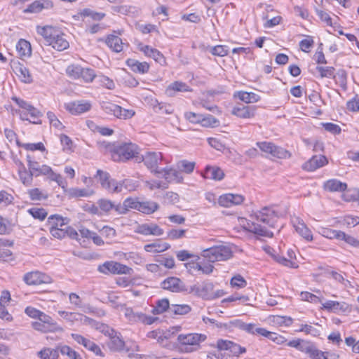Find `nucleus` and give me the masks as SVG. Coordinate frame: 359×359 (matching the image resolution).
I'll return each mask as SVG.
<instances>
[{
	"label": "nucleus",
	"instance_id": "obj_57",
	"mask_svg": "<svg viewBox=\"0 0 359 359\" xmlns=\"http://www.w3.org/2000/svg\"><path fill=\"white\" fill-rule=\"evenodd\" d=\"M29 198L32 201H41L47 198V195L43 193L39 189L35 188L28 191Z\"/></svg>",
	"mask_w": 359,
	"mask_h": 359
},
{
	"label": "nucleus",
	"instance_id": "obj_26",
	"mask_svg": "<svg viewBox=\"0 0 359 359\" xmlns=\"http://www.w3.org/2000/svg\"><path fill=\"white\" fill-rule=\"evenodd\" d=\"M293 226L296 231L304 239L308 241L313 240V235L311 231L307 227L303 220L297 219L295 222H293Z\"/></svg>",
	"mask_w": 359,
	"mask_h": 359
},
{
	"label": "nucleus",
	"instance_id": "obj_62",
	"mask_svg": "<svg viewBox=\"0 0 359 359\" xmlns=\"http://www.w3.org/2000/svg\"><path fill=\"white\" fill-rule=\"evenodd\" d=\"M241 327L248 333L261 335L259 330H264L263 327H257L255 324L243 323Z\"/></svg>",
	"mask_w": 359,
	"mask_h": 359
},
{
	"label": "nucleus",
	"instance_id": "obj_16",
	"mask_svg": "<svg viewBox=\"0 0 359 359\" xmlns=\"http://www.w3.org/2000/svg\"><path fill=\"white\" fill-rule=\"evenodd\" d=\"M91 104L88 101L79 100L65 104V108L72 115H79L88 111L91 109Z\"/></svg>",
	"mask_w": 359,
	"mask_h": 359
},
{
	"label": "nucleus",
	"instance_id": "obj_28",
	"mask_svg": "<svg viewBox=\"0 0 359 359\" xmlns=\"http://www.w3.org/2000/svg\"><path fill=\"white\" fill-rule=\"evenodd\" d=\"M287 257H285L284 256H276L275 261L283 266L290 267V268H297L298 266L297 263L294 262L295 259V253L292 250H287Z\"/></svg>",
	"mask_w": 359,
	"mask_h": 359
},
{
	"label": "nucleus",
	"instance_id": "obj_34",
	"mask_svg": "<svg viewBox=\"0 0 359 359\" xmlns=\"http://www.w3.org/2000/svg\"><path fill=\"white\" fill-rule=\"evenodd\" d=\"M158 208V204L154 201H140L138 211L146 215H151L156 212Z\"/></svg>",
	"mask_w": 359,
	"mask_h": 359
},
{
	"label": "nucleus",
	"instance_id": "obj_15",
	"mask_svg": "<svg viewBox=\"0 0 359 359\" xmlns=\"http://www.w3.org/2000/svg\"><path fill=\"white\" fill-rule=\"evenodd\" d=\"M257 107L238 104L231 109V114L241 118H252L255 116Z\"/></svg>",
	"mask_w": 359,
	"mask_h": 359
},
{
	"label": "nucleus",
	"instance_id": "obj_4",
	"mask_svg": "<svg viewBox=\"0 0 359 359\" xmlns=\"http://www.w3.org/2000/svg\"><path fill=\"white\" fill-rule=\"evenodd\" d=\"M206 338V335L203 334L189 333L179 334L177 339L181 352L192 353L200 348V344L203 342Z\"/></svg>",
	"mask_w": 359,
	"mask_h": 359
},
{
	"label": "nucleus",
	"instance_id": "obj_38",
	"mask_svg": "<svg viewBox=\"0 0 359 359\" xmlns=\"http://www.w3.org/2000/svg\"><path fill=\"white\" fill-rule=\"evenodd\" d=\"M191 311V307L189 304H171L170 314L175 316H183L189 313Z\"/></svg>",
	"mask_w": 359,
	"mask_h": 359
},
{
	"label": "nucleus",
	"instance_id": "obj_17",
	"mask_svg": "<svg viewBox=\"0 0 359 359\" xmlns=\"http://www.w3.org/2000/svg\"><path fill=\"white\" fill-rule=\"evenodd\" d=\"M24 281L30 285H38L50 283V277L39 271H32L25 274Z\"/></svg>",
	"mask_w": 359,
	"mask_h": 359
},
{
	"label": "nucleus",
	"instance_id": "obj_14",
	"mask_svg": "<svg viewBox=\"0 0 359 359\" xmlns=\"http://www.w3.org/2000/svg\"><path fill=\"white\" fill-rule=\"evenodd\" d=\"M161 287L166 290L172 292H187L188 291V287L177 277L171 276L165 278L161 283Z\"/></svg>",
	"mask_w": 359,
	"mask_h": 359
},
{
	"label": "nucleus",
	"instance_id": "obj_7",
	"mask_svg": "<svg viewBox=\"0 0 359 359\" xmlns=\"http://www.w3.org/2000/svg\"><path fill=\"white\" fill-rule=\"evenodd\" d=\"M101 108L106 114L114 115L116 118L121 119L130 118L135 114L132 109H123L121 107L108 101H103L101 103Z\"/></svg>",
	"mask_w": 359,
	"mask_h": 359
},
{
	"label": "nucleus",
	"instance_id": "obj_45",
	"mask_svg": "<svg viewBox=\"0 0 359 359\" xmlns=\"http://www.w3.org/2000/svg\"><path fill=\"white\" fill-rule=\"evenodd\" d=\"M38 355L41 359H58L57 347L55 349L50 348H43L38 353Z\"/></svg>",
	"mask_w": 359,
	"mask_h": 359
},
{
	"label": "nucleus",
	"instance_id": "obj_9",
	"mask_svg": "<svg viewBox=\"0 0 359 359\" xmlns=\"http://www.w3.org/2000/svg\"><path fill=\"white\" fill-rule=\"evenodd\" d=\"M97 176L99 177V181L102 187L109 194L121 193V184L111 177L107 172L97 170Z\"/></svg>",
	"mask_w": 359,
	"mask_h": 359
},
{
	"label": "nucleus",
	"instance_id": "obj_5",
	"mask_svg": "<svg viewBox=\"0 0 359 359\" xmlns=\"http://www.w3.org/2000/svg\"><path fill=\"white\" fill-rule=\"evenodd\" d=\"M231 248L225 245H215L202 251L201 255L210 262L225 261L232 257Z\"/></svg>",
	"mask_w": 359,
	"mask_h": 359
},
{
	"label": "nucleus",
	"instance_id": "obj_24",
	"mask_svg": "<svg viewBox=\"0 0 359 359\" xmlns=\"http://www.w3.org/2000/svg\"><path fill=\"white\" fill-rule=\"evenodd\" d=\"M323 189L330 192H342L347 189V184L337 179H331L323 183Z\"/></svg>",
	"mask_w": 359,
	"mask_h": 359
},
{
	"label": "nucleus",
	"instance_id": "obj_20",
	"mask_svg": "<svg viewBox=\"0 0 359 359\" xmlns=\"http://www.w3.org/2000/svg\"><path fill=\"white\" fill-rule=\"evenodd\" d=\"M244 201L241 194H226L219 196L218 203L222 207L229 208L233 205H240Z\"/></svg>",
	"mask_w": 359,
	"mask_h": 359
},
{
	"label": "nucleus",
	"instance_id": "obj_52",
	"mask_svg": "<svg viewBox=\"0 0 359 359\" xmlns=\"http://www.w3.org/2000/svg\"><path fill=\"white\" fill-rule=\"evenodd\" d=\"M140 203V200L136 197H128L124 200V205L127 207L128 211L130 209L138 211Z\"/></svg>",
	"mask_w": 359,
	"mask_h": 359
},
{
	"label": "nucleus",
	"instance_id": "obj_32",
	"mask_svg": "<svg viewBox=\"0 0 359 359\" xmlns=\"http://www.w3.org/2000/svg\"><path fill=\"white\" fill-rule=\"evenodd\" d=\"M105 42L109 48L116 53H119L123 50V43L122 39L117 36L109 35Z\"/></svg>",
	"mask_w": 359,
	"mask_h": 359
},
{
	"label": "nucleus",
	"instance_id": "obj_51",
	"mask_svg": "<svg viewBox=\"0 0 359 359\" xmlns=\"http://www.w3.org/2000/svg\"><path fill=\"white\" fill-rule=\"evenodd\" d=\"M316 70L320 73L321 78H332L335 69L333 67L317 66Z\"/></svg>",
	"mask_w": 359,
	"mask_h": 359
},
{
	"label": "nucleus",
	"instance_id": "obj_3",
	"mask_svg": "<svg viewBox=\"0 0 359 359\" xmlns=\"http://www.w3.org/2000/svg\"><path fill=\"white\" fill-rule=\"evenodd\" d=\"M111 156L113 161L126 162L131 158L138 161L140 149L138 146L132 142H126L110 147Z\"/></svg>",
	"mask_w": 359,
	"mask_h": 359
},
{
	"label": "nucleus",
	"instance_id": "obj_43",
	"mask_svg": "<svg viewBox=\"0 0 359 359\" xmlns=\"http://www.w3.org/2000/svg\"><path fill=\"white\" fill-rule=\"evenodd\" d=\"M238 97L245 103L257 102L259 100V96L255 93H248L240 91L237 93Z\"/></svg>",
	"mask_w": 359,
	"mask_h": 359
},
{
	"label": "nucleus",
	"instance_id": "obj_50",
	"mask_svg": "<svg viewBox=\"0 0 359 359\" xmlns=\"http://www.w3.org/2000/svg\"><path fill=\"white\" fill-rule=\"evenodd\" d=\"M342 198L346 201H355L359 200V189H348L343 191Z\"/></svg>",
	"mask_w": 359,
	"mask_h": 359
},
{
	"label": "nucleus",
	"instance_id": "obj_44",
	"mask_svg": "<svg viewBox=\"0 0 359 359\" xmlns=\"http://www.w3.org/2000/svg\"><path fill=\"white\" fill-rule=\"evenodd\" d=\"M195 162L188 161L187 160H181L176 163L177 168L187 174H191L195 168Z\"/></svg>",
	"mask_w": 359,
	"mask_h": 359
},
{
	"label": "nucleus",
	"instance_id": "obj_63",
	"mask_svg": "<svg viewBox=\"0 0 359 359\" xmlns=\"http://www.w3.org/2000/svg\"><path fill=\"white\" fill-rule=\"evenodd\" d=\"M47 117L49 120L50 124L54 128L58 130H62L64 128L62 123L60 121V120L57 118L53 112L48 111L47 113Z\"/></svg>",
	"mask_w": 359,
	"mask_h": 359
},
{
	"label": "nucleus",
	"instance_id": "obj_39",
	"mask_svg": "<svg viewBox=\"0 0 359 359\" xmlns=\"http://www.w3.org/2000/svg\"><path fill=\"white\" fill-rule=\"evenodd\" d=\"M319 233L324 237L329 239H338L341 240L342 236H344V232L341 231H337L330 228H321Z\"/></svg>",
	"mask_w": 359,
	"mask_h": 359
},
{
	"label": "nucleus",
	"instance_id": "obj_41",
	"mask_svg": "<svg viewBox=\"0 0 359 359\" xmlns=\"http://www.w3.org/2000/svg\"><path fill=\"white\" fill-rule=\"evenodd\" d=\"M336 83L344 90L347 88V73L344 69H339L337 72L332 77Z\"/></svg>",
	"mask_w": 359,
	"mask_h": 359
},
{
	"label": "nucleus",
	"instance_id": "obj_23",
	"mask_svg": "<svg viewBox=\"0 0 359 359\" xmlns=\"http://www.w3.org/2000/svg\"><path fill=\"white\" fill-rule=\"evenodd\" d=\"M191 88L187 83L182 81H175L170 83L165 89V94L173 97L177 92H191Z\"/></svg>",
	"mask_w": 359,
	"mask_h": 359
},
{
	"label": "nucleus",
	"instance_id": "obj_37",
	"mask_svg": "<svg viewBox=\"0 0 359 359\" xmlns=\"http://www.w3.org/2000/svg\"><path fill=\"white\" fill-rule=\"evenodd\" d=\"M16 50L20 57H29L32 53L31 44L25 39H20Z\"/></svg>",
	"mask_w": 359,
	"mask_h": 359
},
{
	"label": "nucleus",
	"instance_id": "obj_11",
	"mask_svg": "<svg viewBox=\"0 0 359 359\" xmlns=\"http://www.w3.org/2000/svg\"><path fill=\"white\" fill-rule=\"evenodd\" d=\"M257 145L262 151L271 154L272 156L278 158H290L291 153L283 147L275 145L271 142H257Z\"/></svg>",
	"mask_w": 359,
	"mask_h": 359
},
{
	"label": "nucleus",
	"instance_id": "obj_27",
	"mask_svg": "<svg viewBox=\"0 0 359 359\" xmlns=\"http://www.w3.org/2000/svg\"><path fill=\"white\" fill-rule=\"evenodd\" d=\"M127 65L136 73L145 74L149 69V65L146 62H139L135 59H128Z\"/></svg>",
	"mask_w": 359,
	"mask_h": 359
},
{
	"label": "nucleus",
	"instance_id": "obj_60",
	"mask_svg": "<svg viewBox=\"0 0 359 359\" xmlns=\"http://www.w3.org/2000/svg\"><path fill=\"white\" fill-rule=\"evenodd\" d=\"M98 82L100 83V85L107 89L113 90L115 88V83L109 77L100 75L97 76Z\"/></svg>",
	"mask_w": 359,
	"mask_h": 359
},
{
	"label": "nucleus",
	"instance_id": "obj_56",
	"mask_svg": "<svg viewBox=\"0 0 359 359\" xmlns=\"http://www.w3.org/2000/svg\"><path fill=\"white\" fill-rule=\"evenodd\" d=\"M28 212L34 219L39 220H43L47 216V212L43 208H32Z\"/></svg>",
	"mask_w": 359,
	"mask_h": 359
},
{
	"label": "nucleus",
	"instance_id": "obj_12",
	"mask_svg": "<svg viewBox=\"0 0 359 359\" xmlns=\"http://www.w3.org/2000/svg\"><path fill=\"white\" fill-rule=\"evenodd\" d=\"M124 316L128 321L131 323H142L144 325H151L155 320V318L147 316L142 312L135 311L131 307L124 308Z\"/></svg>",
	"mask_w": 359,
	"mask_h": 359
},
{
	"label": "nucleus",
	"instance_id": "obj_64",
	"mask_svg": "<svg viewBox=\"0 0 359 359\" xmlns=\"http://www.w3.org/2000/svg\"><path fill=\"white\" fill-rule=\"evenodd\" d=\"M97 205L99 208L104 212H109L114 207V204L111 201L107 199H100L97 201Z\"/></svg>",
	"mask_w": 359,
	"mask_h": 359
},
{
	"label": "nucleus",
	"instance_id": "obj_35",
	"mask_svg": "<svg viewBox=\"0 0 359 359\" xmlns=\"http://www.w3.org/2000/svg\"><path fill=\"white\" fill-rule=\"evenodd\" d=\"M170 245L167 243L154 242L144 245V249L146 252L157 253L162 252L169 249Z\"/></svg>",
	"mask_w": 359,
	"mask_h": 359
},
{
	"label": "nucleus",
	"instance_id": "obj_47",
	"mask_svg": "<svg viewBox=\"0 0 359 359\" xmlns=\"http://www.w3.org/2000/svg\"><path fill=\"white\" fill-rule=\"evenodd\" d=\"M200 123L204 127L214 128L219 125V121L213 116L208 114L206 116H201V118L200 119Z\"/></svg>",
	"mask_w": 359,
	"mask_h": 359
},
{
	"label": "nucleus",
	"instance_id": "obj_48",
	"mask_svg": "<svg viewBox=\"0 0 359 359\" xmlns=\"http://www.w3.org/2000/svg\"><path fill=\"white\" fill-rule=\"evenodd\" d=\"M79 14L83 17H90L94 20H101L105 16L103 13H97L90 8L83 9Z\"/></svg>",
	"mask_w": 359,
	"mask_h": 359
},
{
	"label": "nucleus",
	"instance_id": "obj_46",
	"mask_svg": "<svg viewBox=\"0 0 359 359\" xmlns=\"http://www.w3.org/2000/svg\"><path fill=\"white\" fill-rule=\"evenodd\" d=\"M119 183L121 184V192H122L123 189L128 191H133L136 190L139 186L137 181L131 179H124L119 181Z\"/></svg>",
	"mask_w": 359,
	"mask_h": 359
},
{
	"label": "nucleus",
	"instance_id": "obj_10",
	"mask_svg": "<svg viewBox=\"0 0 359 359\" xmlns=\"http://www.w3.org/2000/svg\"><path fill=\"white\" fill-rule=\"evenodd\" d=\"M163 160V155L161 152L148 151L144 155L139 157V162L143 161L144 165L151 172L157 175L160 172V170L158 167V163Z\"/></svg>",
	"mask_w": 359,
	"mask_h": 359
},
{
	"label": "nucleus",
	"instance_id": "obj_22",
	"mask_svg": "<svg viewBox=\"0 0 359 359\" xmlns=\"http://www.w3.org/2000/svg\"><path fill=\"white\" fill-rule=\"evenodd\" d=\"M53 4L49 0H36L32 2L28 6V7L24 10V13H36L41 12L43 9L52 8Z\"/></svg>",
	"mask_w": 359,
	"mask_h": 359
},
{
	"label": "nucleus",
	"instance_id": "obj_18",
	"mask_svg": "<svg viewBox=\"0 0 359 359\" xmlns=\"http://www.w3.org/2000/svg\"><path fill=\"white\" fill-rule=\"evenodd\" d=\"M158 177H163L167 182H175L181 183L183 181V177L180 172L173 168H164L160 170V172L157 173Z\"/></svg>",
	"mask_w": 359,
	"mask_h": 359
},
{
	"label": "nucleus",
	"instance_id": "obj_61",
	"mask_svg": "<svg viewBox=\"0 0 359 359\" xmlns=\"http://www.w3.org/2000/svg\"><path fill=\"white\" fill-rule=\"evenodd\" d=\"M39 321L49 325L50 327H52L54 330H57L58 328L57 327V324L54 322L52 318L46 313L41 312L38 318Z\"/></svg>",
	"mask_w": 359,
	"mask_h": 359
},
{
	"label": "nucleus",
	"instance_id": "obj_54",
	"mask_svg": "<svg viewBox=\"0 0 359 359\" xmlns=\"http://www.w3.org/2000/svg\"><path fill=\"white\" fill-rule=\"evenodd\" d=\"M80 76L85 82L89 83L92 82L93 79L96 77V74L95 71L90 68H83Z\"/></svg>",
	"mask_w": 359,
	"mask_h": 359
},
{
	"label": "nucleus",
	"instance_id": "obj_19",
	"mask_svg": "<svg viewBox=\"0 0 359 359\" xmlns=\"http://www.w3.org/2000/svg\"><path fill=\"white\" fill-rule=\"evenodd\" d=\"M72 339L76 341L78 344L83 345L86 349L93 352L96 355L102 356V352L99 347L93 341L88 339L85 338L82 335L72 333L71 334Z\"/></svg>",
	"mask_w": 359,
	"mask_h": 359
},
{
	"label": "nucleus",
	"instance_id": "obj_40",
	"mask_svg": "<svg viewBox=\"0 0 359 359\" xmlns=\"http://www.w3.org/2000/svg\"><path fill=\"white\" fill-rule=\"evenodd\" d=\"M94 194V191L89 189L71 188L67 191L70 198L88 197Z\"/></svg>",
	"mask_w": 359,
	"mask_h": 359
},
{
	"label": "nucleus",
	"instance_id": "obj_53",
	"mask_svg": "<svg viewBox=\"0 0 359 359\" xmlns=\"http://www.w3.org/2000/svg\"><path fill=\"white\" fill-rule=\"evenodd\" d=\"M344 304H341L339 302L331 301V300L327 301L326 302L323 304V306L324 309L329 310V311H332L344 310Z\"/></svg>",
	"mask_w": 359,
	"mask_h": 359
},
{
	"label": "nucleus",
	"instance_id": "obj_31",
	"mask_svg": "<svg viewBox=\"0 0 359 359\" xmlns=\"http://www.w3.org/2000/svg\"><path fill=\"white\" fill-rule=\"evenodd\" d=\"M69 222V218L63 217L59 215H52L48 218L49 227L65 228Z\"/></svg>",
	"mask_w": 359,
	"mask_h": 359
},
{
	"label": "nucleus",
	"instance_id": "obj_33",
	"mask_svg": "<svg viewBox=\"0 0 359 359\" xmlns=\"http://www.w3.org/2000/svg\"><path fill=\"white\" fill-rule=\"evenodd\" d=\"M171 304L167 298L158 300L156 306L153 308L151 313L154 315L162 314L165 311L170 312Z\"/></svg>",
	"mask_w": 359,
	"mask_h": 359
},
{
	"label": "nucleus",
	"instance_id": "obj_29",
	"mask_svg": "<svg viewBox=\"0 0 359 359\" xmlns=\"http://www.w3.org/2000/svg\"><path fill=\"white\" fill-rule=\"evenodd\" d=\"M302 352L306 353L310 359H322L323 354V351L318 350L316 345L309 341L305 343Z\"/></svg>",
	"mask_w": 359,
	"mask_h": 359
},
{
	"label": "nucleus",
	"instance_id": "obj_49",
	"mask_svg": "<svg viewBox=\"0 0 359 359\" xmlns=\"http://www.w3.org/2000/svg\"><path fill=\"white\" fill-rule=\"evenodd\" d=\"M82 67L79 65H71L67 67L66 69V72L69 76L74 79H79L81 72Z\"/></svg>",
	"mask_w": 359,
	"mask_h": 359
},
{
	"label": "nucleus",
	"instance_id": "obj_6",
	"mask_svg": "<svg viewBox=\"0 0 359 359\" xmlns=\"http://www.w3.org/2000/svg\"><path fill=\"white\" fill-rule=\"evenodd\" d=\"M217 348L219 351H227L226 357L231 359L233 357H238L241 354L246 352V348L239 344L227 339H219L217 341Z\"/></svg>",
	"mask_w": 359,
	"mask_h": 359
},
{
	"label": "nucleus",
	"instance_id": "obj_36",
	"mask_svg": "<svg viewBox=\"0 0 359 359\" xmlns=\"http://www.w3.org/2000/svg\"><path fill=\"white\" fill-rule=\"evenodd\" d=\"M111 333H109L110 339L108 342V346L111 350L113 351H121L123 348L125 342L116 334L113 335L114 330H111Z\"/></svg>",
	"mask_w": 359,
	"mask_h": 359
},
{
	"label": "nucleus",
	"instance_id": "obj_55",
	"mask_svg": "<svg viewBox=\"0 0 359 359\" xmlns=\"http://www.w3.org/2000/svg\"><path fill=\"white\" fill-rule=\"evenodd\" d=\"M47 175L50 180L57 182V184L62 189H65L67 187V182L60 174L55 173L52 170L49 175Z\"/></svg>",
	"mask_w": 359,
	"mask_h": 359
},
{
	"label": "nucleus",
	"instance_id": "obj_21",
	"mask_svg": "<svg viewBox=\"0 0 359 359\" xmlns=\"http://www.w3.org/2000/svg\"><path fill=\"white\" fill-rule=\"evenodd\" d=\"M328 163L327 158L323 155H316L303 164L302 168L304 170L312 172L316 169L325 165Z\"/></svg>",
	"mask_w": 359,
	"mask_h": 359
},
{
	"label": "nucleus",
	"instance_id": "obj_25",
	"mask_svg": "<svg viewBox=\"0 0 359 359\" xmlns=\"http://www.w3.org/2000/svg\"><path fill=\"white\" fill-rule=\"evenodd\" d=\"M202 176L205 179L222 180L224 177V173L223 170L218 167L207 165L204 172L202 173Z\"/></svg>",
	"mask_w": 359,
	"mask_h": 359
},
{
	"label": "nucleus",
	"instance_id": "obj_1",
	"mask_svg": "<svg viewBox=\"0 0 359 359\" xmlns=\"http://www.w3.org/2000/svg\"><path fill=\"white\" fill-rule=\"evenodd\" d=\"M250 217V219L247 222L245 226L248 231L264 237L273 236L270 229L275 228L279 218V214L274 206H265L253 212Z\"/></svg>",
	"mask_w": 359,
	"mask_h": 359
},
{
	"label": "nucleus",
	"instance_id": "obj_30",
	"mask_svg": "<svg viewBox=\"0 0 359 359\" xmlns=\"http://www.w3.org/2000/svg\"><path fill=\"white\" fill-rule=\"evenodd\" d=\"M151 105L154 111L160 114H171L174 111V108L171 104L159 102L157 100H152Z\"/></svg>",
	"mask_w": 359,
	"mask_h": 359
},
{
	"label": "nucleus",
	"instance_id": "obj_13",
	"mask_svg": "<svg viewBox=\"0 0 359 359\" xmlns=\"http://www.w3.org/2000/svg\"><path fill=\"white\" fill-rule=\"evenodd\" d=\"M98 271L104 274H128L131 269L126 265L114 261L105 262L98 266Z\"/></svg>",
	"mask_w": 359,
	"mask_h": 359
},
{
	"label": "nucleus",
	"instance_id": "obj_59",
	"mask_svg": "<svg viewBox=\"0 0 359 359\" xmlns=\"http://www.w3.org/2000/svg\"><path fill=\"white\" fill-rule=\"evenodd\" d=\"M231 285L233 287L243 288L247 285V282L241 275H236L231 278Z\"/></svg>",
	"mask_w": 359,
	"mask_h": 359
},
{
	"label": "nucleus",
	"instance_id": "obj_2",
	"mask_svg": "<svg viewBox=\"0 0 359 359\" xmlns=\"http://www.w3.org/2000/svg\"><path fill=\"white\" fill-rule=\"evenodd\" d=\"M36 32L43 38L46 45L52 46L57 51L65 50L69 47L65 34L55 27L49 25L37 26Z\"/></svg>",
	"mask_w": 359,
	"mask_h": 359
},
{
	"label": "nucleus",
	"instance_id": "obj_8",
	"mask_svg": "<svg viewBox=\"0 0 359 359\" xmlns=\"http://www.w3.org/2000/svg\"><path fill=\"white\" fill-rule=\"evenodd\" d=\"M212 289H214L213 283L209 280H205L201 283H197L188 287L187 293L194 294L203 299L210 300L212 297Z\"/></svg>",
	"mask_w": 359,
	"mask_h": 359
},
{
	"label": "nucleus",
	"instance_id": "obj_58",
	"mask_svg": "<svg viewBox=\"0 0 359 359\" xmlns=\"http://www.w3.org/2000/svg\"><path fill=\"white\" fill-rule=\"evenodd\" d=\"M27 112L30 116V118H29L30 123L34 124L41 123L40 117L41 116V114L37 109L32 107Z\"/></svg>",
	"mask_w": 359,
	"mask_h": 359
},
{
	"label": "nucleus",
	"instance_id": "obj_42",
	"mask_svg": "<svg viewBox=\"0 0 359 359\" xmlns=\"http://www.w3.org/2000/svg\"><path fill=\"white\" fill-rule=\"evenodd\" d=\"M58 351L63 355L68 356L70 359H83L81 355L73 350L71 347L67 345L57 346Z\"/></svg>",
	"mask_w": 359,
	"mask_h": 359
}]
</instances>
